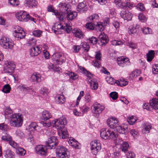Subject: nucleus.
<instances>
[{
	"label": "nucleus",
	"mask_w": 158,
	"mask_h": 158,
	"mask_svg": "<svg viewBox=\"0 0 158 158\" xmlns=\"http://www.w3.org/2000/svg\"><path fill=\"white\" fill-rule=\"evenodd\" d=\"M53 127L59 130V135L60 138L64 139L68 136L67 132L64 128L67 122L65 118L62 117L54 120Z\"/></svg>",
	"instance_id": "obj_1"
},
{
	"label": "nucleus",
	"mask_w": 158,
	"mask_h": 158,
	"mask_svg": "<svg viewBox=\"0 0 158 158\" xmlns=\"http://www.w3.org/2000/svg\"><path fill=\"white\" fill-rule=\"evenodd\" d=\"M72 27L68 24L65 23L64 25H61L59 22L55 23L53 26L52 27V30L56 34H61L64 31H65L67 33H69L72 30Z\"/></svg>",
	"instance_id": "obj_2"
},
{
	"label": "nucleus",
	"mask_w": 158,
	"mask_h": 158,
	"mask_svg": "<svg viewBox=\"0 0 158 158\" xmlns=\"http://www.w3.org/2000/svg\"><path fill=\"white\" fill-rule=\"evenodd\" d=\"M10 121L11 126L14 127H19L22 126L23 120L21 115L19 114H13Z\"/></svg>",
	"instance_id": "obj_3"
},
{
	"label": "nucleus",
	"mask_w": 158,
	"mask_h": 158,
	"mask_svg": "<svg viewBox=\"0 0 158 158\" xmlns=\"http://www.w3.org/2000/svg\"><path fill=\"white\" fill-rule=\"evenodd\" d=\"M56 156L58 158H69V152L67 149L63 146H58L56 151Z\"/></svg>",
	"instance_id": "obj_4"
},
{
	"label": "nucleus",
	"mask_w": 158,
	"mask_h": 158,
	"mask_svg": "<svg viewBox=\"0 0 158 158\" xmlns=\"http://www.w3.org/2000/svg\"><path fill=\"white\" fill-rule=\"evenodd\" d=\"M53 63L57 64H62L65 60L66 58L63 54L59 52L54 54L51 57Z\"/></svg>",
	"instance_id": "obj_5"
},
{
	"label": "nucleus",
	"mask_w": 158,
	"mask_h": 158,
	"mask_svg": "<svg viewBox=\"0 0 158 158\" xmlns=\"http://www.w3.org/2000/svg\"><path fill=\"white\" fill-rule=\"evenodd\" d=\"M0 44L4 48L7 49H12L13 47L14 43L9 39L5 37H2L0 39Z\"/></svg>",
	"instance_id": "obj_6"
},
{
	"label": "nucleus",
	"mask_w": 158,
	"mask_h": 158,
	"mask_svg": "<svg viewBox=\"0 0 158 158\" xmlns=\"http://www.w3.org/2000/svg\"><path fill=\"white\" fill-rule=\"evenodd\" d=\"M58 143V140L55 136H51L46 142L45 145L47 148L51 149L55 148Z\"/></svg>",
	"instance_id": "obj_7"
},
{
	"label": "nucleus",
	"mask_w": 158,
	"mask_h": 158,
	"mask_svg": "<svg viewBox=\"0 0 158 158\" xmlns=\"http://www.w3.org/2000/svg\"><path fill=\"white\" fill-rule=\"evenodd\" d=\"M92 152L96 155L101 149V144L98 140H95L91 143Z\"/></svg>",
	"instance_id": "obj_8"
},
{
	"label": "nucleus",
	"mask_w": 158,
	"mask_h": 158,
	"mask_svg": "<svg viewBox=\"0 0 158 158\" xmlns=\"http://www.w3.org/2000/svg\"><path fill=\"white\" fill-rule=\"evenodd\" d=\"M17 18L20 21L27 22L30 17V16L27 14L26 12L20 11L16 14Z\"/></svg>",
	"instance_id": "obj_9"
},
{
	"label": "nucleus",
	"mask_w": 158,
	"mask_h": 158,
	"mask_svg": "<svg viewBox=\"0 0 158 158\" xmlns=\"http://www.w3.org/2000/svg\"><path fill=\"white\" fill-rule=\"evenodd\" d=\"M4 68L5 69L7 70V71L12 73L15 69V65L13 61L7 60L5 62Z\"/></svg>",
	"instance_id": "obj_10"
},
{
	"label": "nucleus",
	"mask_w": 158,
	"mask_h": 158,
	"mask_svg": "<svg viewBox=\"0 0 158 158\" xmlns=\"http://www.w3.org/2000/svg\"><path fill=\"white\" fill-rule=\"evenodd\" d=\"M118 123L119 121L115 117H113L107 120V124L111 128H117Z\"/></svg>",
	"instance_id": "obj_11"
},
{
	"label": "nucleus",
	"mask_w": 158,
	"mask_h": 158,
	"mask_svg": "<svg viewBox=\"0 0 158 158\" xmlns=\"http://www.w3.org/2000/svg\"><path fill=\"white\" fill-rule=\"evenodd\" d=\"M118 64L120 66L123 67L126 66L130 64V61L127 58L123 57H118L117 60Z\"/></svg>",
	"instance_id": "obj_12"
},
{
	"label": "nucleus",
	"mask_w": 158,
	"mask_h": 158,
	"mask_svg": "<svg viewBox=\"0 0 158 158\" xmlns=\"http://www.w3.org/2000/svg\"><path fill=\"white\" fill-rule=\"evenodd\" d=\"M58 7L59 10L63 13H66L70 11L69 6L68 3L63 2H60L58 5Z\"/></svg>",
	"instance_id": "obj_13"
},
{
	"label": "nucleus",
	"mask_w": 158,
	"mask_h": 158,
	"mask_svg": "<svg viewBox=\"0 0 158 158\" xmlns=\"http://www.w3.org/2000/svg\"><path fill=\"white\" fill-rule=\"evenodd\" d=\"M120 15L121 17L123 18L124 20H127V21L131 20L132 17V14L127 11H121Z\"/></svg>",
	"instance_id": "obj_14"
},
{
	"label": "nucleus",
	"mask_w": 158,
	"mask_h": 158,
	"mask_svg": "<svg viewBox=\"0 0 158 158\" xmlns=\"http://www.w3.org/2000/svg\"><path fill=\"white\" fill-rule=\"evenodd\" d=\"M30 79L33 84L38 83L41 81V76L39 73H34L31 75Z\"/></svg>",
	"instance_id": "obj_15"
},
{
	"label": "nucleus",
	"mask_w": 158,
	"mask_h": 158,
	"mask_svg": "<svg viewBox=\"0 0 158 158\" xmlns=\"http://www.w3.org/2000/svg\"><path fill=\"white\" fill-rule=\"evenodd\" d=\"M48 10L54 13V15L60 21H64V18L63 15L59 13L57 10H55L51 6H48Z\"/></svg>",
	"instance_id": "obj_16"
},
{
	"label": "nucleus",
	"mask_w": 158,
	"mask_h": 158,
	"mask_svg": "<svg viewBox=\"0 0 158 158\" xmlns=\"http://www.w3.org/2000/svg\"><path fill=\"white\" fill-rule=\"evenodd\" d=\"M36 153L40 155H45L46 154V148L42 145H39L35 148Z\"/></svg>",
	"instance_id": "obj_17"
},
{
	"label": "nucleus",
	"mask_w": 158,
	"mask_h": 158,
	"mask_svg": "<svg viewBox=\"0 0 158 158\" xmlns=\"http://www.w3.org/2000/svg\"><path fill=\"white\" fill-rule=\"evenodd\" d=\"M88 7L85 2H83L79 4L77 10L80 13L85 12L87 10Z\"/></svg>",
	"instance_id": "obj_18"
},
{
	"label": "nucleus",
	"mask_w": 158,
	"mask_h": 158,
	"mask_svg": "<svg viewBox=\"0 0 158 158\" xmlns=\"http://www.w3.org/2000/svg\"><path fill=\"white\" fill-rule=\"evenodd\" d=\"M110 130L106 129H102L100 132L101 137L104 139H107L110 138Z\"/></svg>",
	"instance_id": "obj_19"
},
{
	"label": "nucleus",
	"mask_w": 158,
	"mask_h": 158,
	"mask_svg": "<svg viewBox=\"0 0 158 158\" xmlns=\"http://www.w3.org/2000/svg\"><path fill=\"white\" fill-rule=\"evenodd\" d=\"M99 39L102 45H105L109 41L107 35L104 33H101L99 36Z\"/></svg>",
	"instance_id": "obj_20"
},
{
	"label": "nucleus",
	"mask_w": 158,
	"mask_h": 158,
	"mask_svg": "<svg viewBox=\"0 0 158 158\" xmlns=\"http://www.w3.org/2000/svg\"><path fill=\"white\" fill-rule=\"evenodd\" d=\"M69 145L76 149L80 148V144L74 138L70 139L68 141Z\"/></svg>",
	"instance_id": "obj_21"
},
{
	"label": "nucleus",
	"mask_w": 158,
	"mask_h": 158,
	"mask_svg": "<svg viewBox=\"0 0 158 158\" xmlns=\"http://www.w3.org/2000/svg\"><path fill=\"white\" fill-rule=\"evenodd\" d=\"M30 55L31 56H37L40 53V48L38 46L36 48L32 47L29 50Z\"/></svg>",
	"instance_id": "obj_22"
},
{
	"label": "nucleus",
	"mask_w": 158,
	"mask_h": 158,
	"mask_svg": "<svg viewBox=\"0 0 158 158\" xmlns=\"http://www.w3.org/2000/svg\"><path fill=\"white\" fill-rule=\"evenodd\" d=\"M105 109L104 106L100 104L94 105L93 106L94 112L95 114H100Z\"/></svg>",
	"instance_id": "obj_23"
},
{
	"label": "nucleus",
	"mask_w": 158,
	"mask_h": 158,
	"mask_svg": "<svg viewBox=\"0 0 158 158\" xmlns=\"http://www.w3.org/2000/svg\"><path fill=\"white\" fill-rule=\"evenodd\" d=\"M150 106L154 109H158V98H154L149 102Z\"/></svg>",
	"instance_id": "obj_24"
},
{
	"label": "nucleus",
	"mask_w": 158,
	"mask_h": 158,
	"mask_svg": "<svg viewBox=\"0 0 158 158\" xmlns=\"http://www.w3.org/2000/svg\"><path fill=\"white\" fill-rule=\"evenodd\" d=\"M34 135L33 131H28L27 136V141L32 144H33L35 143Z\"/></svg>",
	"instance_id": "obj_25"
},
{
	"label": "nucleus",
	"mask_w": 158,
	"mask_h": 158,
	"mask_svg": "<svg viewBox=\"0 0 158 158\" xmlns=\"http://www.w3.org/2000/svg\"><path fill=\"white\" fill-rule=\"evenodd\" d=\"M72 32L75 36L79 38L82 39L83 38V34L82 31L79 29L75 28L72 30Z\"/></svg>",
	"instance_id": "obj_26"
},
{
	"label": "nucleus",
	"mask_w": 158,
	"mask_h": 158,
	"mask_svg": "<svg viewBox=\"0 0 158 158\" xmlns=\"http://www.w3.org/2000/svg\"><path fill=\"white\" fill-rule=\"evenodd\" d=\"M37 4V2L35 0H27L25 4L26 6L31 8L35 7Z\"/></svg>",
	"instance_id": "obj_27"
},
{
	"label": "nucleus",
	"mask_w": 158,
	"mask_h": 158,
	"mask_svg": "<svg viewBox=\"0 0 158 158\" xmlns=\"http://www.w3.org/2000/svg\"><path fill=\"white\" fill-rule=\"evenodd\" d=\"M151 124L149 123H144L143 125V128L142 129V132L143 134H148L150 132L152 128Z\"/></svg>",
	"instance_id": "obj_28"
},
{
	"label": "nucleus",
	"mask_w": 158,
	"mask_h": 158,
	"mask_svg": "<svg viewBox=\"0 0 158 158\" xmlns=\"http://www.w3.org/2000/svg\"><path fill=\"white\" fill-rule=\"evenodd\" d=\"M127 127L126 125L119 126L117 127L116 129L120 134H125L127 130Z\"/></svg>",
	"instance_id": "obj_29"
},
{
	"label": "nucleus",
	"mask_w": 158,
	"mask_h": 158,
	"mask_svg": "<svg viewBox=\"0 0 158 158\" xmlns=\"http://www.w3.org/2000/svg\"><path fill=\"white\" fill-rule=\"evenodd\" d=\"M67 18L68 20H72L74 19L77 16V13L76 11H70L69 12H67Z\"/></svg>",
	"instance_id": "obj_30"
},
{
	"label": "nucleus",
	"mask_w": 158,
	"mask_h": 158,
	"mask_svg": "<svg viewBox=\"0 0 158 158\" xmlns=\"http://www.w3.org/2000/svg\"><path fill=\"white\" fill-rule=\"evenodd\" d=\"M89 82L90 87L91 89L93 90H96L98 89V85L97 81L95 79H91Z\"/></svg>",
	"instance_id": "obj_31"
},
{
	"label": "nucleus",
	"mask_w": 158,
	"mask_h": 158,
	"mask_svg": "<svg viewBox=\"0 0 158 158\" xmlns=\"http://www.w3.org/2000/svg\"><path fill=\"white\" fill-rule=\"evenodd\" d=\"M52 117L51 113L48 111L44 110L43 111L42 113V119L43 120H49Z\"/></svg>",
	"instance_id": "obj_32"
},
{
	"label": "nucleus",
	"mask_w": 158,
	"mask_h": 158,
	"mask_svg": "<svg viewBox=\"0 0 158 158\" xmlns=\"http://www.w3.org/2000/svg\"><path fill=\"white\" fill-rule=\"evenodd\" d=\"M140 73L141 71L139 70L135 69L130 74L129 78L130 80H132L133 78L139 76Z\"/></svg>",
	"instance_id": "obj_33"
},
{
	"label": "nucleus",
	"mask_w": 158,
	"mask_h": 158,
	"mask_svg": "<svg viewBox=\"0 0 158 158\" xmlns=\"http://www.w3.org/2000/svg\"><path fill=\"white\" fill-rule=\"evenodd\" d=\"M14 36L16 39L19 40L24 38L25 36V33L24 31H22L21 32L14 34Z\"/></svg>",
	"instance_id": "obj_34"
},
{
	"label": "nucleus",
	"mask_w": 158,
	"mask_h": 158,
	"mask_svg": "<svg viewBox=\"0 0 158 158\" xmlns=\"http://www.w3.org/2000/svg\"><path fill=\"white\" fill-rule=\"evenodd\" d=\"M5 156L6 158H14V153L13 152L9 149H7L5 151Z\"/></svg>",
	"instance_id": "obj_35"
},
{
	"label": "nucleus",
	"mask_w": 158,
	"mask_h": 158,
	"mask_svg": "<svg viewBox=\"0 0 158 158\" xmlns=\"http://www.w3.org/2000/svg\"><path fill=\"white\" fill-rule=\"evenodd\" d=\"M116 83L119 86L122 87L127 85L128 82L123 78L120 79L118 81H115Z\"/></svg>",
	"instance_id": "obj_36"
},
{
	"label": "nucleus",
	"mask_w": 158,
	"mask_h": 158,
	"mask_svg": "<svg viewBox=\"0 0 158 158\" xmlns=\"http://www.w3.org/2000/svg\"><path fill=\"white\" fill-rule=\"evenodd\" d=\"M12 137L8 134L5 133L1 137L2 140L5 141L9 142L12 140Z\"/></svg>",
	"instance_id": "obj_37"
},
{
	"label": "nucleus",
	"mask_w": 158,
	"mask_h": 158,
	"mask_svg": "<svg viewBox=\"0 0 158 158\" xmlns=\"http://www.w3.org/2000/svg\"><path fill=\"white\" fill-rule=\"evenodd\" d=\"M154 54L155 53L154 51L151 50L149 51L147 54V60L148 61H151L154 58Z\"/></svg>",
	"instance_id": "obj_38"
},
{
	"label": "nucleus",
	"mask_w": 158,
	"mask_h": 158,
	"mask_svg": "<svg viewBox=\"0 0 158 158\" xmlns=\"http://www.w3.org/2000/svg\"><path fill=\"white\" fill-rule=\"evenodd\" d=\"M96 22H89L87 23L85 25V27L89 30H93L95 29Z\"/></svg>",
	"instance_id": "obj_39"
},
{
	"label": "nucleus",
	"mask_w": 158,
	"mask_h": 158,
	"mask_svg": "<svg viewBox=\"0 0 158 158\" xmlns=\"http://www.w3.org/2000/svg\"><path fill=\"white\" fill-rule=\"evenodd\" d=\"M5 116L6 118L7 119L11 118L13 114H12V111L10 109H7L5 111Z\"/></svg>",
	"instance_id": "obj_40"
},
{
	"label": "nucleus",
	"mask_w": 158,
	"mask_h": 158,
	"mask_svg": "<svg viewBox=\"0 0 158 158\" xmlns=\"http://www.w3.org/2000/svg\"><path fill=\"white\" fill-rule=\"evenodd\" d=\"M95 29H98V31H103L104 29V27L102 25V23L101 22H96Z\"/></svg>",
	"instance_id": "obj_41"
},
{
	"label": "nucleus",
	"mask_w": 158,
	"mask_h": 158,
	"mask_svg": "<svg viewBox=\"0 0 158 158\" xmlns=\"http://www.w3.org/2000/svg\"><path fill=\"white\" fill-rule=\"evenodd\" d=\"M20 89L21 91L24 93H27L31 89L30 88L25 85H21L20 86Z\"/></svg>",
	"instance_id": "obj_42"
},
{
	"label": "nucleus",
	"mask_w": 158,
	"mask_h": 158,
	"mask_svg": "<svg viewBox=\"0 0 158 158\" xmlns=\"http://www.w3.org/2000/svg\"><path fill=\"white\" fill-rule=\"evenodd\" d=\"M98 18L99 16L98 14H94L87 18V20L89 22H92L98 19Z\"/></svg>",
	"instance_id": "obj_43"
},
{
	"label": "nucleus",
	"mask_w": 158,
	"mask_h": 158,
	"mask_svg": "<svg viewBox=\"0 0 158 158\" xmlns=\"http://www.w3.org/2000/svg\"><path fill=\"white\" fill-rule=\"evenodd\" d=\"M66 73L69 75L70 78L72 80H75L78 78V76L73 72L68 71Z\"/></svg>",
	"instance_id": "obj_44"
},
{
	"label": "nucleus",
	"mask_w": 158,
	"mask_h": 158,
	"mask_svg": "<svg viewBox=\"0 0 158 158\" xmlns=\"http://www.w3.org/2000/svg\"><path fill=\"white\" fill-rule=\"evenodd\" d=\"M43 121H41L40 123L42 125L48 128L51 126V122L49 120H44Z\"/></svg>",
	"instance_id": "obj_45"
},
{
	"label": "nucleus",
	"mask_w": 158,
	"mask_h": 158,
	"mask_svg": "<svg viewBox=\"0 0 158 158\" xmlns=\"http://www.w3.org/2000/svg\"><path fill=\"white\" fill-rule=\"evenodd\" d=\"M110 135L109 139H113L114 141H116L118 135L116 132H114L113 131H110Z\"/></svg>",
	"instance_id": "obj_46"
},
{
	"label": "nucleus",
	"mask_w": 158,
	"mask_h": 158,
	"mask_svg": "<svg viewBox=\"0 0 158 158\" xmlns=\"http://www.w3.org/2000/svg\"><path fill=\"white\" fill-rule=\"evenodd\" d=\"M110 135L109 139H113L114 141H116L118 135L116 132H114L113 131H110Z\"/></svg>",
	"instance_id": "obj_47"
},
{
	"label": "nucleus",
	"mask_w": 158,
	"mask_h": 158,
	"mask_svg": "<svg viewBox=\"0 0 158 158\" xmlns=\"http://www.w3.org/2000/svg\"><path fill=\"white\" fill-rule=\"evenodd\" d=\"M129 147V145L127 142H123L121 147L122 151L125 153L128 150Z\"/></svg>",
	"instance_id": "obj_48"
},
{
	"label": "nucleus",
	"mask_w": 158,
	"mask_h": 158,
	"mask_svg": "<svg viewBox=\"0 0 158 158\" xmlns=\"http://www.w3.org/2000/svg\"><path fill=\"white\" fill-rule=\"evenodd\" d=\"M57 101L58 103L62 104L64 103L65 101V99L63 95H60L57 97Z\"/></svg>",
	"instance_id": "obj_49"
},
{
	"label": "nucleus",
	"mask_w": 158,
	"mask_h": 158,
	"mask_svg": "<svg viewBox=\"0 0 158 158\" xmlns=\"http://www.w3.org/2000/svg\"><path fill=\"white\" fill-rule=\"evenodd\" d=\"M37 127L36 123L35 122H32L29 125L28 127V129L29 130L28 131H33Z\"/></svg>",
	"instance_id": "obj_50"
},
{
	"label": "nucleus",
	"mask_w": 158,
	"mask_h": 158,
	"mask_svg": "<svg viewBox=\"0 0 158 158\" xmlns=\"http://www.w3.org/2000/svg\"><path fill=\"white\" fill-rule=\"evenodd\" d=\"M16 152L20 156H24L25 155L26 151L23 148H18L16 149Z\"/></svg>",
	"instance_id": "obj_51"
},
{
	"label": "nucleus",
	"mask_w": 158,
	"mask_h": 158,
	"mask_svg": "<svg viewBox=\"0 0 158 158\" xmlns=\"http://www.w3.org/2000/svg\"><path fill=\"white\" fill-rule=\"evenodd\" d=\"M87 40L89 41L88 42L90 44L93 45L96 44L98 41L97 38L94 36H92L89 38Z\"/></svg>",
	"instance_id": "obj_52"
},
{
	"label": "nucleus",
	"mask_w": 158,
	"mask_h": 158,
	"mask_svg": "<svg viewBox=\"0 0 158 158\" xmlns=\"http://www.w3.org/2000/svg\"><path fill=\"white\" fill-rule=\"evenodd\" d=\"M10 87L8 84H6L3 87L2 89V91L5 93H7L10 92Z\"/></svg>",
	"instance_id": "obj_53"
},
{
	"label": "nucleus",
	"mask_w": 158,
	"mask_h": 158,
	"mask_svg": "<svg viewBox=\"0 0 158 158\" xmlns=\"http://www.w3.org/2000/svg\"><path fill=\"white\" fill-rule=\"evenodd\" d=\"M143 32L146 35L151 34L152 31L151 29L149 28L144 27L142 29Z\"/></svg>",
	"instance_id": "obj_54"
},
{
	"label": "nucleus",
	"mask_w": 158,
	"mask_h": 158,
	"mask_svg": "<svg viewBox=\"0 0 158 158\" xmlns=\"http://www.w3.org/2000/svg\"><path fill=\"white\" fill-rule=\"evenodd\" d=\"M42 32L40 30H37L32 31V33L33 35L36 37H40L42 34Z\"/></svg>",
	"instance_id": "obj_55"
},
{
	"label": "nucleus",
	"mask_w": 158,
	"mask_h": 158,
	"mask_svg": "<svg viewBox=\"0 0 158 158\" xmlns=\"http://www.w3.org/2000/svg\"><path fill=\"white\" fill-rule=\"evenodd\" d=\"M84 92L83 91H81L80 93V95L79 96L77 97V102L76 103V105L77 106L78 105L80 101V100L81 98L84 96Z\"/></svg>",
	"instance_id": "obj_56"
},
{
	"label": "nucleus",
	"mask_w": 158,
	"mask_h": 158,
	"mask_svg": "<svg viewBox=\"0 0 158 158\" xmlns=\"http://www.w3.org/2000/svg\"><path fill=\"white\" fill-rule=\"evenodd\" d=\"M138 17L139 19L142 22H144L147 20L146 17L141 13L139 14Z\"/></svg>",
	"instance_id": "obj_57"
},
{
	"label": "nucleus",
	"mask_w": 158,
	"mask_h": 158,
	"mask_svg": "<svg viewBox=\"0 0 158 158\" xmlns=\"http://www.w3.org/2000/svg\"><path fill=\"white\" fill-rule=\"evenodd\" d=\"M40 92L43 95L46 96L48 94L49 91L46 88H43L41 89Z\"/></svg>",
	"instance_id": "obj_58"
},
{
	"label": "nucleus",
	"mask_w": 158,
	"mask_h": 158,
	"mask_svg": "<svg viewBox=\"0 0 158 158\" xmlns=\"http://www.w3.org/2000/svg\"><path fill=\"white\" fill-rule=\"evenodd\" d=\"M112 45L115 46L121 45L123 44V42L121 41L115 40H112L111 41Z\"/></svg>",
	"instance_id": "obj_59"
},
{
	"label": "nucleus",
	"mask_w": 158,
	"mask_h": 158,
	"mask_svg": "<svg viewBox=\"0 0 158 158\" xmlns=\"http://www.w3.org/2000/svg\"><path fill=\"white\" fill-rule=\"evenodd\" d=\"M110 95L111 98L114 100L116 99L118 97V93L116 92H111Z\"/></svg>",
	"instance_id": "obj_60"
},
{
	"label": "nucleus",
	"mask_w": 158,
	"mask_h": 158,
	"mask_svg": "<svg viewBox=\"0 0 158 158\" xmlns=\"http://www.w3.org/2000/svg\"><path fill=\"white\" fill-rule=\"evenodd\" d=\"M16 134L17 135L19 136L20 138H23L24 136L23 132L19 129H17L16 131Z\"/></svg>",
	"instance_id": "obj_61"
},
{
	"label": "nucleus",
	"mask_w": 158,
	"mask_h": 158,
	"mask_svg": "<svg viewBox=\"0 0 158 158\" xmlns=\"http://www.w3.org/2000/svg\"><path fill=\"white\" fill-rule=\"evenodd\" d=\"M82 47L85 52H87L89 50L90 47L86 42H84L83 43Z\"/></svg>",
	"instance_id": "obj_62"
},
{
	"label": "nucleus",
	"mask_w": 158,
	"mask_h": 158,
	"mask_svg": "<svg viewBox=\"0 0 158 158\" xmlns=\"http://www.w3.org/2000/svg\"><path fill=\"white\" fill-rule=\"evenodd\" d=\"M8 129V127L4 123L0 124V129L3 131H6Z\"/></svg>",
	"instance_id": "obj_63"
},
{
	"label": "nucleus",
	"mask_w": 158,
	"mask_h": 158,
	"mask_svg": "<svg viewBox=\"0 0 158 158\" xmlns=\"http://www.w3.org/2000/svg\"><path fill=\"white\" fill-rule=\"evenodd\" d=\"M28 44L29 46H34L36 44V40L35 39L32 38L28 41Z\"/></svg>",
	"instance_id": "obj_64"
}]
</instances>
